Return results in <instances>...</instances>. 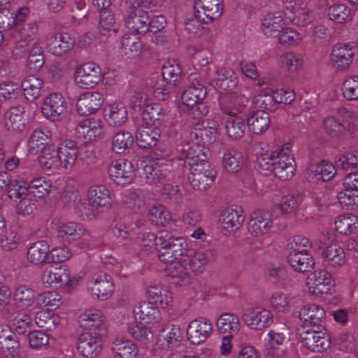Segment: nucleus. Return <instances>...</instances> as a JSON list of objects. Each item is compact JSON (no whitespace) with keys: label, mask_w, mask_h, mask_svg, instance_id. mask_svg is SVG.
I'll use <instances>...</instances> for the list:
<instances>
[{"label":"nucleus","mask_w":358,"mask_h":358,"mask_svg":"<svg viewBox=\"0 0 358 358\" xmlns=\"http://www.w3.org/2000/svg\"><path fill=\"white\" fill-rule=\"evenodd\" d=\"M76 134L78 138L83 139L85 141L96 140L103 134L101 121L95 118L84 120L77 124Z\"/></svg>","instance_id":"nucleus-25"},{"label":"nucleus","mask_w":358,"mask_h":358,"mask_svg":"<svg viewBox=\"0 0 358 358\" xmlns=\"http://www.w3.org/2000/svg\"><path fill=\"white\" fill-rule=\"evenodd\" d=\"M337 168L332 164L322 162L320 164L317 165L312 172L317 180L329 181L336 174Z\"/></svg>","instance_id":"nucleus-62"},{"label":"nucleus","mask_w":358,"mask_h":358,"mask_svg":"<svg viewBox=\"0 0 358 358\" xmlns=\"http://www.w3.org/2000/svg\"><path fill=\"white\" fill-rule=\"evenodd\" d=\"M103 103L101 93L87 92L82 94L77 101L76 109L80 115H90L99 110Z\"/></svg>","instance_id":"nucleus-27"},{"label":"nucleus","mask_w":358,"mask_h":358,"mask_svg":"<svg viewBox=\"0 0 358 358\" xmlns=\"http://www.w3.org/2000/svg\"><path fill=\"white\" fill-rule=\"evenodd\" d=\"M145 193L141 189H130L124 192V201L134 210H143L145 207Z\"/></svg>","instance_id":"nucleus-53"},{"label":"nucleus","mask_w":358,"mask_h":358,"mask_svg":"<svg viewBox=\"0 0 358 358\" xmlns=\"http://www.w3.org/2000/svg\"><path fill=\"white\" fill-rule=\"evenodd\" d=\"M163 160V159L153 157V161L142 162V177L148 184L157 185L164 182L169 171L168 169L169 164L161 163Z\"/></svg>","instance_id":"nucleus-13"},{"label":"nucleus","mask_w":358,"mask_h":358,"mask_svg":"<svg viewBox=\"0 0 358 358\" xmlns=\"http://www.w3.org/2000/svg\"><path fill=\"white\" fill-rule=\"evenodd\" d=\"M182 157H178L177 162L182 166V171H189L187 180L194 189L204 190L214 181L215 172L210 169V163L205 152L198 151V155L187 144L180 149Z\"/></svg>","instance_id":"nucleus-2"},{"label":"nucleus","mask_w":358,"mask_h":358,"mask_svg":"<svg viewBox=\"0 0 358 358\" xmlns=\"http://www.w3.org/2000/svg\"><path fill=\"white\" fill-rule=\"evenodd\" d=\"M87 201L99 213L112 206L110 192L106 187L101 185H94L89 188Z\"/></svg>","instance_id":"nucleus-19"},{"label":"nucleus","mask_w":358,"mask_h":358,"mask_svg":"<svg viewBox=\"0 0 358 358\" xmlns=\"http://www.w3.org/2000/svg\"><path fill=\"white\" fill-rule=\"evenodd\" d=\"M36 324L45 331L54 330L60 322L58 315L48 310H40L35 315Z\"/></svg>","instance_id":"nucleus-51"},{"label":"nucleus","mask_w":358,"mask_h":358,"mask_svg":"<svg viewBox=\"0 0 358 358\" xmlns=\"http://www.w3.org/2000/svg\"><path fill=\"white\" fill-rule=\"evenodd\" d=\"M38 31V24L36 21L20 25L17 29H15L13 36L10 40L15 42L16 48L24 49L39 44V39L36 37Z\"/></svg>","instance_id":"nucleus-11"},{"label":"nucleus","mask_w":358,"mask_h":358,"mask_svg":"<svg viewBox=\"0 0 358 358\" xmlns=\"http://www.w3.org/2000/svg\"><path fill=\"white\" fill-rule=\"evenodd\" d=\"M64 169H71L78 158V149L76 143L71 140L61 141L57 148Z\"/></svg>","instance_id":"nucleus-36"},{"label":"nucleus","mask_w":358,"mask_h":358,"mask_svg":"<svg viewBox=\"0 0 358 358\" xmlns=\"http://www.w3.org/2000/svg\"><path fill=\"white\" fill-rule=\"evenodd\" d=\"M102 78L101 68L94 63L89 62L77 68L75 71V82L84 89L92 88Z\"/></svg>","instance_id":"nucleus-14"},{"label":"nucleus","mask_w":358,"mask_h":358,"mask_svg":"<svg viewBox=\"0 0 358 358\" xmlns=\"http://www.w3.org/2000/svg\"><path fill=\"white\" fill-rule=\"evenodd\" d=\"M57 236L63 241H73L82 237L85 234L83 225L73 222H59L56 225Z\"/></svg>","instance_id":"nucleus-39"},{"label":"nucleus","mask_w":358,"mask_h":358,"mask_svg":"<svg viewBox=\"0 0 358 358\" xmlns=\"http://www.w3.org/2000/svg\"><path fill=\"white\" fill-rule=\"evenodd\" d=\"M289 19L284 17L282 12L267 15L262 22V31L267 37H273L280 31L282 26L289 22Z\"/></svg>","instance_id":"nucleus-32"},{"label":"nucleus","mask_w":358,"mask_h":358,"mask_svg":"<svg viewBox=\"0 0 358 358\" xmlns=\"http://www.w3.org/2000/svg\"><path fill=\"white\" fill-rule=\"evenodd\" d=\"M160 137V130L157 125L146 122L145 127H140L136 133V143L139 148H150L156 145Z\"/></svg>","instance_id":"nucleus-30"},{"label":"nucleus","mask_w":358,"mask_h":358,"mask_svg":"<svg viewBox=\"0 0 358 358\" xmlns=\"http://www.w3.org/2000/svg\"><path fill=\"white\" fill-rule=\"evenodd\" d=\"M43 284L50 287L71 286V280L69 271L62 266H49L45 269L41 276Z\"/></svg>","instance_id":"nucleus-26"},{"label":"nucleus","mask_w":358,"mask_h":358,"mask_svg":"<svg viewBox=\"0 0 358 358\" xmlns=\"http://www.w3.org/2000/svg\"><path fill=\"white\" fill-rule=\"evenodd\" d=\"M357 116L354 112L342 108L338 110L336 115L328 116L323 121L324 129L331 137H340L347 130L354 128Z\"/></svg>","instance_id":"nucleus-7"},{"label":"nucleus","mask_w":358,"mask_h":358,"mask_svg":"<svg viewBox=\"0 0 358 358\" xmlns=\"http://www.w3.org/2000/svg\"><path fill=\"white\" fill-rule=\"evenodd\" d=\"M64 199L66 202L73 204L75 213L83 220H92L99 213L89 202L86 203L82 201L78 191L66 192Z\"/></svg>","instance_id":"nucleus-28"},{"label":"nucleus","mask_w":358,"mask_h":358,"mask_svg":"<svg viewBox=\"0 0 358 358\" xmlns=\"http://www.w3.org/2000/svg\"><path fill=\"white\" fill-rule=\"evenodd\" d=\"M103 112L105 120L110 127H120L127 122L128 118L127 108L121 103L106 106Z\"/></svg>","instance_id":"nucleus-35"},{"label":"nucleus","mask_w":358,"mask_h":358,"mask_svg":"<svg viewBox=\"0 0 358 358\" xmlns=\"http://www.w3.org/2000/svg\"><path fill=\"white\" fill-rule=\"evenodd\" d=\"M108 173L115 184L122 186L131 183L136 176L131 162L123 158L111 163L108 167Z\"/></svg>","instance_id":"nucleus-12"},{"label":"nucleus","mask_w":358,"mask_h":358,"mask_svg":"<svg viewBox=\"0 0 358 358\" xmlns=\"http://www.w3.org/2000/svg\"><path fill=\"white\" fill-rule=\"evenodd\" d=\"M134 313L138 317L140 321L148 324H154L159 320L160 313L152 303L143 301L134 308Z\"/></svg>","instance_id":"nucleus-40"},{"label":"nucleus","mask_w":358,"mask_h":358,"mask_svg":"<svg viewBox=\"0 0 358 358\" xmlns=\"http://www.w3.org/2000/svg\"><path fill=\"white\" fill-rule=\"evenodd\" d=\"M149 298L159 303L162 307L167 306L172 301V297L169 290L159 285L150 286L147 289Z\"/></svg>","instance_id":"nucleus-59"},{"label":"nucleus","mask_w":358,"mask_h":358,"mask_svg":"<svg viewBox=\"0 0 358 358\" xmlns=\"http://www.w3.org/2000/svg\"><path fill=\"white\" fill-rule=\"evenodd\" d=\"M322 257L327 265L334 268H340L345 263V254L343 248L330 245L322 252Z\"/></svg>","instance_id":"nucleus-41"},{"label":"nucleus","mask_w":358,"mask_h":358,"mask_svg":"<svg viewBox=\"0 0 358 358\" xmlns=\"http://www.w3.org/2000/svg\"><path fill=\"white\" fill-rule=\"evenodd\" d=\"M245 216L241 208H227L220 216L221 227L229 232L235 231L243 223Z\"/></svg>","instance_id":"nucleus-34"},{"label":"nucleus","mask_w":358,"mask_h":358,"mask_svg":"<svg viewBox=\"0 0 358 358\" xmlns=\"http://www.w3.org/2000/svg\"><path fill=\"white\" fill-rule=\"evenodd\" d=\"M222 0H195L194 10L206 19V23H210L218 19L223 13Z\"/></svg>","instance_id":"nucleus-24"},{"label":"nucleus","mask_w":358,"mask_h":358,"mask_svg":"<svg viewBox=\"0 0 358 358\" xmlns=\"http://www.w3.org/2000/svg\"><path fill=\"white\" fill-rule=\"evenodd\" d=\"M356 52L353 44L339 43L334 46L331 54V62L337 69H345L352 62Z\"/></svg>","instance_id":"nucleus-22"},{"label":"nucleus","mask_w":358,"mask_h":358,"mask_svg":"<svg viewBox=\"0 0 358 358\" xmlns=\"http://www.w3.org/2000/svg\"><path fill=\"white\" fill-rule=\"evenodd\" d=\"M13 297L20 306L27 308L34 303V295L31 289L24 285H20L15 289Z\"/></svg>","instance_id":"nucleus-61"},{"label":"nucleus","mask_w":358,"mask_h":358,"mask_svg":"<svg viewBox=\"0 0 358 358\" xmlns=\"http://www.w3.org/2000/svg\"><path fill=\"white\" fill-rule=\"evenodd\" d=\"M287 261L291 267L298 273H306L310 271L314 264L315 260L308 250H291Z\"/></svg>","instance_id":"nucleus-29"},{"label":"nucleus","mask_w":358,"mask_h":358,"mask_svg":"<svg viewBox=\"0 0 358 358\" xmlns=\"http://www.w3.org/2000/svg\"><path fill=\"white\" fill-rule=\"evenodd\" d=\"M149 222L155 226H166L171 221V215L162 206H152L148 213Z\"/></svg>","instance_id":"nucleus-56"},{"label":"nucleus","mask_w":358,"mask_h":358,"mask_svg":"<svg viewBox=\"0 0 358 358\" xmlns=\"http://www.w3.org/2000/svg\"><path fill=\"white\" fill-rule=\"evenodd\" d=\"M257 163L261 169L273 172L282 180L291 178L295 171L293 157L283 149L262 151L257 155Z\"/></svg>","instance_id":"nucleus-4"},{"label":"nucleus","mask_w":358,"mask_h":358,"mask_svg":"<svg viewBox=\"0 0 358 358\" xmlns=\"http://www.w3.org/2000/svg\"><path fill=\"white\" fill-rule=\"evenodd\" d=\"M213 332L210 321L203 317L192 320L187 327V336L194 345L203 343Z\"/></svg>","instance_id":"nucleus-17"},{"label":"nucleus","mask_w":358,"mask_h":358,"mask_svg":"<svg viewBox=\"0 0 358 358\" xmlns=\"http://www.w3.org/2000/svg\"><path fill=\"white\" fill-rule=\"evenodd\" d=\"M225 130L229 137L238 139L243 136L245 130L244 120L236 115L230 116L225 121Z\"/></svg>","instance_id":"nucleus-55"},{"label":"nucleus","mask_w":358,"mask_h":358,"mask_svg":"<svg viewBox=\"0 0 358 358\" xmlns=\"http://www.w3.org/2000/svg\"><path fill=\"white\" fill-rule=\"evenodd\" d=\"M4 126L11 133H21L24 129V120L18 108H12L5 115Z\"/></svg>","instance_id":"nucleus-46"},{"label":"nucleus","mask_w":358,"mask_h":358,"mask_svg":"<svg viewBox=\"0 0 358 358\" xmlns=\"http://www.w3.org/2000/svg\"><path fill=\"white\" fill-rule=\"evenodd\" d=\"M246 103L247 97L241 93L235 92L220 98V108L224 114L233 116L238 113H242Z\"/></svg>","instance_id":"nucleus-23"},{"label":"nucleus","mask_w":358,"mask_h":358,"mask_svg":"<svg viewBox=\"0 0 358 358\" xmlns=\"http://www.w3.org/2000/svg\"><path fill=\"white\" fill-rule=\"evenodd\" d=\"M28 194L37 199H43L49 195L53 186L50 180L44 177H38L27 182Z\"/></svg>","instance_id":"nucleus-43"},{"label":"nucleus","mask_w":358,"mask_h":358,"mask_svg":"<svg viewBox=\"0 0 358 358\" xmlns=\"http://www.w3.org/2000/svg\"><path fill=\"white\" fill-rule=\"evenodd\" d=\"M188 80L189 85L181 96L182 102L194 118H201L208 113L203 102L207 95L206 87L197 73H191Z\"/></svg>","instance_id":"nucleus-5"},{"label":"nucleus","mask_w":358,"mask_h":358,"mask_svg":"<svg viewBox=\"0 0 358 358\" xmlns=\"http://www.w3.org/2000/svg\"><path fill=\"white\" fill-rule=\"evenodd\" d=\"M114 358H135L138 354L136 345L130 341L117 340L111 347Z\"/></svg>","instance_id":"nucleus-49"},{"label":"nucleus","mask_w":358,"mask_h":358,"mask_svg":"<svg viewBox=\"0 0 358 358\" xmlns=\"http://www.w3.org/2000/svg\"><path fill=\"white\" fill-rule=\"evenodd\" d=\"M43 85V80L33 75L24 78L21 83L24 97L30 101L36 100L41 96Z\"/></svg>","instance_id":"nucleus-44"},{"label":"nucleus","mask_w":358,"mask_h":358,"mask_svg":"<svg viewBox=\"0 0 358 358\" xmlns=\"http://www.w3.org/2000/svg\"><path fill=\"white\" fill-rule=\"evenodd\" d=\"M132 134L127 131H120L113 137L112 141V150L117 154L123 153L133 144Z\"/></svg>","instance_id":"nucleus-58"},{"label":"nucleus","mask_w":358,"mask_h":358,"mask_svg":"<svg viewBox=\"0 0 358 358\" xmlns=\"http://www.w3.org/2000/svg\"><path fill=\"white\" fill-rule=\"evenodd\" d=\"M75 40L69 33L58 32L47 38L46 49L55 56H62L71 50Z\"/></svg>","instance_id":"nucleus-20"},{"label":"nucleus","mask_w":358,"mask_h":358,"mask_svg":"<svg viewBox=\"0 0 358 358\" xmlns=\"http://www.w3.org/2000/svg\"><path fill=\"white\" fill-rule=\"evenodd\" d=\"M247 121L249 129L255 134L265 132L271 123L268 113L264 110L252 112L248 115Z\"/></svg>","instance_id":"nucleus-38"},{"label":"nucleus","mask_w":358,"mask_h":358,"mask_svg":"<svg viewBox=\"0 0 358 358\" xmlns=\"http://www.w3.org/2000/svg\"><path fill=\"white\" fill-rule=\"evenodd\" d=\"M215 79L217 86L229 91L234 90L238 82L236 75L230 69L217 71Z\"/></svg>","instance_id":"nucleus-54"},{"label":"nucleus","mask_w":358,"mask_h":358,"mask_svg":"<svg viewBox=\"0 0 358 358\" xmlns=\"http://www.w3.org/2000/svg\"><path fill=\"white\" fill-rule=\"evenodd\" d=\"M324 329H299L300 341L303 346L315 352H322L331 345L330 336Z\"/></svg>","instance_id":"nucleus-8"},{"label":"nucleus","mask_w":358,"mask_h":358,"mask_svg":"<svg viewBox=\"0 0 358 358\" xmlns=\"http://www.w3.org/2000/svg\"><path fill=\"white\" fill-rule=\"evenodd\" d=\"M49 245L46 241H40L34 243L27 250L28 260L35 265L51 261L49 257Z\"/></svg>","instance_id":"nucleus-37"},{"label":"nucleus","mask_w":358,"mask_h":358,"mask_svg":"<svg viewBox=\"0 0 358 358\" xmlns=\"http://www.w3.org/2000/svg\"><path fill=\"white\" fill-rule=\"evenodd\" d=\"M159 242L161 250L158 257L162 262H173L178 259L180 260L192 258L198 254L194 249L188 247L183 238L173 236L167 231L159 232Z\"/></svg>","instance_id":"nucleus-6"},{"label":"nucleus","mask_w":358,"mask_h":358,"mask_svg":"<svg viewBox=\"0 0 358 358\" xmlns=\"http://www.w3.org/2000/svg\"><path fill=\"white\" fill-rule=\"evenodd\" d=\"M121 49L130 58L137 57L141 51L142 43L140 37L134 33L124 34L121 39Z\"/></svg>","instance_id":"nucleus-45"},{"label":"nucleus","mask_w":358,"mask_h":358,"mask_svg":"<svg viewBox=\"0 0 358 358\" xmlns=\"http://www.w3.org/2000/svg\"><path fill=\"white\" fill-rule=\"evenodd\" d=\"M65 110L66 103L64 98L57 93L50 94L46 97L41 108L44 116L51 121L61 120Z\"/></svg>","instance_id":"nucleus-21"},{"label":"nucleus","mask_w":358,"mask_h":358,"mask_svg":"<svg viewBox=\"0 0 358 358\" xmlns=\"http://www.w3.org/2000/svg\"><path fill=\"white\" fill-rule=\"evenodd\" d=\"M273 224L271 215L266 211H255L247 222L248 231L252 236L259 237L267 234Z\"/></svg>","instance_id":"nucleus-18"},{"label":"nucleus","mask_w":358,"mask_h":358,"mask_svg":"<svg viewBox=\"0 0 358 358\" xmlns=\"http://www.w3.org/2000/svg\"><path fill=\"white\" fill-rule=\"evenodd\" d=\"M148 13L142 9L131 10L125 17L127 27L138 34H145L149 29Z\"/></svg>","instance_id":"nucleus-31"},{"label":"nucleus","mask_w":358,"mask_h":358,"mask_svg":"<svg viewBox=\"0 0 358 358\" xmlns=\"http://www.w3.org/2000/svg\"><path fill=\"white\" fill-rule=\"evenodd\" d=\"M88 288L91 294L100 300H106L114 289V285L110 275L102 271L91 273Z\"/></svg>","instance_id":"nucleus-10"},{"label":"nucleus","mask_w":358,"mask_h":358,"mask_svg":"<svg viewBox=\"0 0 358 358\" xmlns=\"http://www.w3.org/2000/svg\"><path fill=\"white\" fill-rule=\"evenodd\" d=\"M336 229L340 234L348 235L358 229V217L354 214L341 215L335 222Z\"/></svg>","instance_id":"nucleus-52"},{"label":"nucleus","mask_w":358,"mask_h":358,"mask_svg":"<svg viewBox=\"0 0 358 358\" xmlns=\"http://www.w3.org/2000/svg\"><path fill=\"white\" fill-rule=\"evenodd\" d=\"M51 140V132L47 128H40L35 129L29 141H28V150L30 154L36 155L38 152H42L43 150L48 149L49 143Z\"/></svg>","instance_id":"nucleus-33"},{"label":"nucleus","mask_w":358,"mask_h":358,"mask_svg":"<svg viewBox=\"0 0 358 358\" xmlns=\"http://www.w3.org/2000/svg\"><path fill=\"white\" fill-rule=\"evenodd\" d=\"M80 327L89 329L77 341L78 352L85 358L96 357L102 349L106 327L99 310L87 311L80 316Z\"/></svg>","instance_id":"nucleus-1"},{"label":"nucleus","mask_w":358,"mask_h":358,"mask_svg":"<svg viewBox=\"0 0 358 358\" xmlns=\"http://www.w3.org/2000/svg\"><path fill=\"white\" fill-rule=\"evenodd\" d=\"M335 164L338 170H358V155L354 152L341 155L336 157Z\"/></svg>","instance_id":"nucleus-60"},{"label":"nucleus","mask_w":358,"mask_h":358,"mask_svg":"<svg viewBox=\"0 0 358 358\" xmlns=\"http://www.w3.org/2000/svg\"><path fill=\"white\" fill-rule=\"evenodd\" d=\"M189 138L191 141L190 142L182 141L179 145L178 148V152L180 154L179 157H182L180 149L184 144H187L190 147L191 150H193L196 155H198L197 153L199 150L201 152H204L201 149V146L202 145L205 144L206 142L204 141V137L203 136L202 127H201L200 125L198 124L191 131L189 134Z\"/></svg>","instance_id":"nucleus-57"},{"label":"nucleus","mask_w":358,"mask_h":358,"mask_svg":"<svg viewBox=\"0 0 358 358\" xmlns=\"http://www.w3.org/2000/svg\"><path fill=\"white\" fill-rule=\"evenodd\" d=\"M243 322L250 329L263 331L273 322V315L268 309L261 307L249 308L242 315Z\"/></svg>","instance_id":"nucleus-9"},{"label":"nucleus","mask_w":358,"mask_h":358,"mask_svg":"<svg viewBox=\"0 0 358 358\" xmlns=\"http://www.w3.org/2000/svg\"><path fill=\"white\" fill-rule=\"evenodd\" d=\"M243 158L242 154L234 149H227L222 157V166L229 172H238L243 166Z\"/></svg>","instance_id":"nucleus-48"},{"label":"nucleus","mask_w":358,"mask_h":358,"mask_svg":"<svg viewBox=\"0 0 358 358\" xmlns=\"http://www.w3.org/2000/svg\"><path fill=\"white\" fill-rule=\"evenodd\" d=\"M40 165L46 170L57 169L62 167V163L58 150L51 147L43 150L38 158Z\"/></svg>","instance_id":"nucleus-50"},{"label":"nucleus","mask_w":358,"mask_h":358,"mask_svg":"<svg viewBox=\"0 0 358 358\" xmlns=\"http://www.w3.org/2000/svg\"><path fill=\"white\" fill-rule=\"evenodd\" d=\"M7 192L11 200L24 199L28 194L27 182L23 180H12Z\"/></svg>","instance_id":"nucleus-63"},{"label":"nucleus","mask_w":358,"mask_h":358,"mask_svg":"<svg viewBox=\"0 0 358 358\" xmlns=\"http://www.w3.org/2000/svg\"><path fill=\"white\" fill-rule=\"evenodd\" d=\"M343 95L347 100L358 99V77L347 78L342 85Z\"/></svg>","instance_id":"nucleus-64"},{"label":"nucleus","mask_w":358,"mask_h":358,"mask_svg":"<svg viewBox=\"0 0 358 358\" xmlns=\"http://www.w3.org/2000/svg\"><path fill=\"white\" fill-rule=\"evenodd\" d=\"M325 317L324 309L315 304L304 306L299 311L301 327L299 329H324L322 324Z\"/></svg>","instance_id":"nucleus-15"},{"label":"nucleus","mask_w":358,"mask_h":358,"mask_svg":"<svg viewBox=\"0 0 358 358\" xmlns=\"http://www.w3.org/2000/svg\"><path fill=\"white\" fill-rule=\"evenodd\" d=\"M307 285L310 293L322 296L331 293L334 282L331 274L327 270L318 269L309 275Z\"/></svg>","instance_id":"nucleus-16"},{"label":"nucleus","mask_w":358,"mask_h":358,"mask_svg":"<svg viewBox=\"0 0 358 358\" xmlns=\"http://www.w3.org/2000/svg\"><path fill=\"white\" fill-rule=\"evenodd\" d=\"M216 327L220 334H229L228 336H232L240 330L239 317L234 314L223 313L217 319Z\"/></svg>","instance_id":"nucleus-42"},{"label":"nucleus","mask_w":358,"mask_h":358,"mask_svg":"<svg viewBox=\"0 0 358 358\" xmlns=\"http://www.w3.org/2000/svg\"><path fill=\"white\" fill-rule=\"evenodd\" d=\"M216 253L208 249L198 252L192 258H185L169 265L166 269L177 286L187 285L191 282L192 273L200 271L203 266L215 259Z\"/></svg>","instance_id":"nucleus-3"},{"label":"nucleus","mask_w":358,"mask_h":358,"mask_svg":"<svg viewBox=\"0 0 358 358\" xmlns=\"http://www.w3.org/2000/svg\"><path fill=\"white\" fill-rule=\"evenodd\" d=\"M279 64L280 68L285 71L294 73L303 66V57L294 52H285L279 57Z\"/></svg>","instance_id":"nucleus-47"}]
</instances>
